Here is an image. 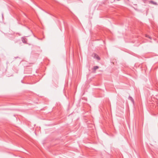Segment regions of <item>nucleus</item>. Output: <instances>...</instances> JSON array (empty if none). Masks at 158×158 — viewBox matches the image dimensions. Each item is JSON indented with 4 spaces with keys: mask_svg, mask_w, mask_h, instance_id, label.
Returning a JSON list of instances; mask_svg holds the SVG:
<instances>
[{
    "mask_svg": "<svg viewBox=\"0 0 158 158\" xmlns=\"http://www.w3.org/2000/svg\"><path fill=\"white\" fill-rule=\"evenodd\" d=\"M148 37L149 39H152L149 36Z\"/></svg>",
    "mask_w": 158,
    "mask_h": 158,
    "instance_id": "nucleus-5",
    "label": "nucleus"
},
{
    "mask_svg": "<svg viewBox=\"0 0 158 158\" xmlns=\"http://www.w3.org/2000/svg\"><path fill=\"white\" fill-rule=\"evenodd\" d=\"M99 68V67L97 66H95L94 67L93 69V70L95 72L97 69H98Z\"/></svg>",
    "mask_w": 158,
    "mask_h": 158,
    "instance_id": "nucleus-2",
    "label": "nucleus"
},
{
    "mask_svg": "<svg viewBox=\"0 0 158 158\" xmlns=\"http://www.w3.org/2000/svg\"><path fill=\"white\" fill-rule=\"evenodd\" d=\"M148 37L149 39H152L149 36Z\"/></svg>",
    "mask_w": 158,
    "mask_h": 158,
    "instance_id": "nucleus-4",
    "label": "nucleus"
},
{
    "mask_svg": "<svg viewBox=\"0 0 158 158\" xmlns=\"http://www.w3.org/2000/svg\"><path fill=\"white\" fill-rule=\"evenodd\" d=\"M151 3H152L155 4V5H156V3H155V2H151Z\"/></svg>",
    "mask_w": 158,
    "mask_h": 158,
    "instance_id": "nucleus-3",
    "label": "nucleus"
},
{
    "mask_svg": "<svg viewBox=\"0 0 158 158\" xmlns=\"http://www.w3.org/2000/svg\"><path fill=\"white\" fill-rule=\"evenodd\" d=\"M146 37H148V36H148V35H146Z\"/></svg>",
    "mask_w": 158,
    "mask_h": 158,
    "instance_id": "nucleus-6",
    "label": "nucleus"
},
{
    "mask_svg": "<svg viewBox=\"0 0 158 158\" xmlns=\"http://www.w3.org/2000/svg\"><path fill=\"white\" fill-rule=\"evenodd\" d=\"M93 56L95 58L97 59L98 60H99L100 58L98 55L96 54H94L93 55Z\"/></svg>",
    "mask_w": 158,
    "mask_h": 158,
    "instance_id": "nucleus-1",
    "label": "nucleus"
}]
</instances>
